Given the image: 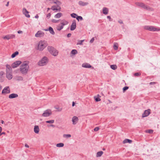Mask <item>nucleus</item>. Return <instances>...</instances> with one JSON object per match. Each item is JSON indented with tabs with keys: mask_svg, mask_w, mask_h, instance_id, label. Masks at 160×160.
Returning a JSON list of instances; mask_svg holds the SVG:
<instances>
[{
	"mask_svg": "<svg viewBox=\"0 0 160 160\" xmlns=\"http://www.w3.org/2000/svg\"><path fill=\"white\" fill-rule=\"evenodd\" d=\"M29 63L28 61H26L21 65L19 70L22 74L26 75L27 74L29 68Z\"/></svg>",
	"mask_w": 160,
	"mask_h": 160,
	"instance_id": "f257e3e1",
	"label": "nucleus"
},
{
	"mask_svg": "<svg viewBox=\"0 0 160 160\" xmlns=\"http://www.w3.org/2000/svg\"><path fill=\"white\" fill-rule=\"evenodd\" d=\"M48 45L47 42L45 41H40L38 45V50L42 51Z\"/></svg>",
	"mask_w": 160,
	"mask_h": 160,
	"instance_id": "f03ea898",
	"label": "nucleus"
},
{
	"mask_svg": "<svg viewBox=\"0 0 160 160\" xmlns=\"http://www.w3.org/2000/svg\"><path fill=\"white\" fill-rule=\"evenodd\" d=\"M135 4L139 7H141L143 8L146 9L147 10L152 11L153 10V8L150 7L148 6H146L142 2H137L135 3Z\"/></svg>",
	"mask_w": 160,
	"mask_h": 160,
	"instance_id": "7ed1b4c3",
	"label": "nucleus"
},
{
	"mask_svg": "<svg viewBox=\"0 0 160 160\" xmlns=\"http://www.w3.org/2000/svg\"><path fill=\"white\" fill-rule=\"evenodd\" d=\"M48 49L50 53L54 56H57L58 54V51L52 46H48Z\"/></svg>",
	"mask_w": 160,
	"mask_h": 160,
	"instance_id": "20e7f679",
	"label": "nucleus"
},
{
	"mask_svg": "<svg viewBox=\"0 0 160 160\" xmlns=\"http://www.w3.org/2000/svg\"><path fill=\"white\" fill-rule=\"evenodd\" d=\"M144 29L151 31H160V28H156L155 27L152 26H145Z\"/></svg>",
	"mask_w": 160,
	"mask_h": 160,
	"instance_id": "39448f33",
	"label": "nucleus"
},
{
	"mask_svg": "<svg viewBox=\"0 0 160 160\" xmlns=\"http://www.w3.org/2000/svg\"><path fill=\"white\" fill-rule=\"evenodd\" d=\"M48 60L46 57H44L38 62V65L40 66H44L47 64Z\"/></svg>",
	"mask_w": 160,
	"mask_h": 160,
	"instance_id": "423d86ee",
	"label": "nucleus"
},
{
	"mask_svg": "<svg viewBox=\"0 0 160 160\" xmlns=\"http://www.w3.org/2000/svg\"><path fill=\"white\" fill-rule=\"evenodd\" d=\"M52 114L51 110L48 109L44 111L42 114V116L44 117H48L50 116Z\"/></svg>",
	"mask_w": 160,
	"mask_h": 160,
	"instance_id": "0eeeda50",
	"label": "nucleus"
},
{
	"mask_svg": "<svg viewBox=\"0 0 160 160\" xmlns=\"http://www.w3.org/2000/svg\"><path fill=\"white\" fill-rule=\"evenodd\" d=\"M10 93V90L9 86H7L5 87L2 90V94H5Z\"/></svg>",
	"mask_w": 160,
	"mask_h": 160,
	"instance_id": "6e6552de",
	"label": "nucleus"
},
{
	"mask_svg": "<svg viewBox=\"0 0 160 160\" xmlns=\"http://www.w3.org/2000/svg\"><path fill=\"white\" fill-rule=\"evenodd\" d=\"M22 63V62L20 61H17L13 63L11 65V66L13 68H15L18 67Z\"/></svg>",
	"mask_w": 160,
	"mask_h": 160,
	"instance_id": "1a4fd4ad",
	"label": "nucleus"
},
{
	"mask_svg": "<svg viewBox=\"0 0 160 160\" xmlns=\"http://www.w3.org/2000/svg\"><path fill=\"white\" fill-rule=\"evenodd\" d=\"M76 28V21L75 20H73L72 24L71 26L70 30L73 31Z\"/></svg>",
	"mask_w": 160,
	"mask_h": 160,
	"instance_id": "9d476101",
	"label": "nucleus"
},
{
	"mask_svg": "<svg viewBox=\"0 0 160 160\" xmlns=\"http://www.w3.org/2000/svg\"><path fill=\"white\" fill-rule=\"evenodd\" d=\"M150 110L149 109L147 110H145L143 113L142 114V117L144 118L148 116L150 113Z\"/></svg>",
	"mask_w": 160,
	"mask_h": 160,
	"instance_id": "9b49d317",
	"label": "nucleus"
},
{
	"mask_svg": "<svg viewBox=\"0 0 160 160\" xmlns=\"http://www.w3.org/2000/svg\"><path fill=\"white\" fill-rule=\"evenodd\" d=\"M6 77L8 80H11L13 77L12 72H6Z\"/></svg>",
	"mask_w": 160,
	"mask_h": 160,
	"instance_id": "f8f14e48",
	"label": "nucleus"
},
{
	"mask_svg": "<svg viewBox=\"0 0 160 160\" xmlns=\"http://www.w3.org/2000/svg\"><path fill=\"white\" fill-rule=\"evenodd\" d=\"M43 30L46 31H49L50 32L52 35H54L55 33L53 28L50 26L48 28L45 29H43Z\"/></svg>",
	"mask_w": 160,
	"mask_h": 160,
	"instance_id": "ddd939ff",
	"label": "nucleus"
},
{
	"mask_svg": "<svg viewBox=\"0 0 160 160\" xmlns=\"http://www.w3.org/2000/svg\"><path fill=\"white\" fill-rule=\"evenodd\" d=\"M82 67L86 68H94L93 67H92V66L89 64L87 63H84L82 64Z\"/></svg>",
	"mask_w": 160,
	"mask_h": 160,
	"instance_id": "4468645a",
	"label": "nucleus"
},
{
	"mask_svg": "<svg viewBox=\"0 0 160 160\" xmlns=\"http://www.w3.org/2000/svg\"><path fill=\"white\" fill-rule=\"evenodd\" d=\"M78 121V117L74 116H73L72 118V124L73 125L76 124Z\"/></svg>",
	"mask_w": 160,
	"mask_h": 160,
	"instance_id": "2eb2a0df",
	"label": "nucleus"
},
{
	"mask_svg": "<svg viewBox=\"0 0 160 160\" xmlns=\"http://www.w3.org/2000/svg\"><path fill=\"white\" fill-rule=\"evenodd\" d=\"M15 37V35L13 34L12 35H8L7 36H4L3 37L4 39H7V40H9V39H12L14 38Z\"/></svg>",
	"mask_w": 160,
	"mask_h": 160,
	"instance_id": "dca6fc26",
	"label": "nucleus"
},
{
	"mask_svg": "<svg viewBox=\"0 0 160 160\" xmlns=\"http://www.w3.org/2000/svg\"><path fill=\"white\" fill-rule=\"evenodd\" d=\"M44 33L41 31H38L35 34V36L36 37H41L44 35Z\"/></svg>",
	"mask_w": 160,
	"mask_h": 160,
	"instance_id": "f3484780",
	"label": "nucleus"
},
{
	"mask_svg": "<svg viewBox=\"0 0 160 160\" xmlns=\"http://www.w3.org/2000/svg\"><path fill=\"white\" fill-rule=\"evenodd\" d=\"M22 11L23 14L25 15L26 17L30 18V15L28 14L29 12L25 8H24L22 9Z\"/></svg>",
	"mask_w": 160,
	"mask_h": 160,
	"instance_id": "a211bd4d",
	"label": "nucleus"
},
{
	"mask_svg": "<svg viewBox=\"0 0 160 160\" xmlns=\"http://www.w3.org/2000/svg\"><path fill=\"white\" fill-rule=\"evenodd\" d=\"M18 97V95L16 93H12L10 94L8 96V98L10 99H12L17 98Z\"/></svg>",
	"mask_w": 160,
	"mask_h": 160,
	"instance_id": "6ab92c4d",
	"label": "nucleus"
},
{
	"mask_svg": "<svg viewBox=\"0 0 160 160\" xmlns=\"http://www.w3.org/2000/svg\"><path fill=\"white\" fill-rule=\"evenodd\" d=\"M102 12L105 15H107L108 13V9L106 7H104L102 9Z\"/></svg>",
	"mask_w": 160,
	"mask_h": 160,
	"instance_id": "aec40b11",
	"label": "nucleus"
},
{
	"mask_svg": "<svg viewBox=\"0 0 160 160\" xmlns=\"http://www.w3.org/2000/svg\"><path fill=\"white\" fill-rule=\"evenodd\" d=\"M34 132L37 134L38 133L39 131V129L38 126L36 125L34 126Z\"/></svg>",
	"mask_w": 160,
	"mask_h": 160,
	"instance_id": "412c9836",
	"label": "nucleus"
},
{
	"mask_svg": "<svg viewBox=\"0 0 160 160\" xmlns=\"http://www.w3.org/2000/svg\"><path fill=\"white\" fill-rule=\"evenodd\" d=\"M78 4L81 6H86L88 4V3L87 2H84L82 1H79L78 2Z\"/></svg>",
	"mask_w": 160,
	"mask_h": 160,
	"instance_id": "4be33fe9",
	"label": "nucleus"
},
{
	"mask_svg": "<svg viewBox=\"0 0 160 160\" xmlns=\"http://www.w3.org/2000/svg\"><path fill=\"white\" fill-rule=\"evenodd\" d=\"M132 142V141L131 140L128 139H126L123 141L122 142L124 144L127 143H131Z\"/></svg>",
	"mask_w": 160,
	"mask_h": 160,
	"instance_id": "5701e85b",
	"label": "nucleus"
},
{
	"mask_svg": "<svg viewBox=\"0 0 160 160\" xmlns=\"http://www.w3.org/2000/svg\"><path fill=\"white\" fill-rule=\"evenodd\" d=\"M100 97V96L99 94H98L97 96H95L94 97V98L96 102H98L101 101Z\"/></svg>",
	"mask_w": 160,
	"mask_h": 160,
	"instance_id": "b1692460",
	"label": "nucleus"
},
{
	"mask_svg": "<svg viewBox=\"0 0 160 160\" xmlns=\"http://www.w3.org/2000/svg\"><path fill=\"white\" fill-rule=\"evenodd\" d=\"M62 22L60 23V24L62 25L61 26H62L63 27L64 26L67 25L68 23V22L65 20H62Z\"/></svg>",
	"mask_w": 160,
	"mask_h": 160,
	"instance_id": "393cba45",
	"label": "nucleus"
},
{
	"mask_svg": "<svg viewBox=\"0 0 160 160\" xmlns=\"http://www.w3.org/2000/svg\"><path fill=\"white\" fill-rule=\"evenodd\" d=\"M62 15V14L61 12L58 13L54 16V17L55 18H59Z\"/></svg>",
	"mask_w": 160,
	"mask_h": 160,
	"instance_id": "a878e982",
	"label": "nucleus"
},
{
	"mask_svg": "<svg viewBox=\"0 0 160 160\" xmlns=\"http://www.w3.org/2000/svg\"><path fill=\"white\" fill-rule=\"evenodd\" d=\"M103 152L102 151H100L97 152L96 154V157H101L103 154Z\"/></svg>",
	"mask_w": 160,
	"mask_h": 160,
	"instance_id": "bb28decb",
	"label": "nucleus"
},
{
	"mask_svg": "<svg viewBox=\"0 0 160 160\" xmlns=\"http://www.w3.org/2000/svg\"><path fill=\"white\" fill-rule=\"evenodd\" d=\"M19 54V52L17 51L14 52L11 55V57L12 58H15L17 55Z\"/></svg>",
	"mask_w": 160,
	"mask_h": 160,
	"instance_id": "cd10ccee",
	"label": "nucleus"
},
{
	"mask_svg": "<svg viewBox=\"0 0 160 160\" xmlns=\"http://www.w3.org/2000/svg\"><path fill=\"white\" fill-rule=\"evenodd\" d=\"M78 53V51L76 49H72L71 52V54L75 55Z\"/></svg>",
	"mask_w": 160,
	"mask_h": 160,
	"instance_id": "c85d7f7f",
	"label": "nucleus"
},
{
	"mask_svg": "<svg viewBox=\"0 0 160 160\" xmlns=\"http://www.w3.org/2000/svg\"><path fill=\"white\" fill-rule=\"evenodd\" d=\"M110 68L112 69L115 70L117 69V66L116 65H110Z\"/></svg>",
	"mask_w": 160,
	"mask_h": 160,
	"instance_id": "c756f323",
	"label": "nucleus"
},
{
	"mask_svg": "<svg viewBox=\"0 0 160 160\" xmlns=\"http://www.w3.org/2000/svg\"><path fill=\"white\" fill-rule=\"evenodd\" d=\"M64 145V144L62 143H60L57 144L56 146L58 147H62Z\"/></svg>",
	"mask_w": 160,
	"mask_h": 160,
	"instance_id": "7c9ffc66",
	"label": "nucleus"
},
{
	"mask_svg": "<svg viewBox=\"0 0 160 160\" xmlns=\"http://www.w3.org/2000/svg\"><path fill=\"white\" fill-rule=\"evenodd\" d=\"M12 72V68L10 66L9 68H8L6 69V72Z\"/></svg>",
	"mask_w": 160,
	"mask_h": 160,
	"instance_id": "2f4dec72",
	"label": "nucleus"
},
{
	"mask_svg": "<svg viewBox=\"0 0 160 160\" xmlns=\"http://www.w3.org/2000/svg\"><path fill=\"white\" fill-rule=\"evenodd\" d=\"M76 19L78 20V21H79V20L81 21L83 20V18L82 16H78V15L76 17Z\"/></svg>",
	"mask_w": 160,
	"mask_h": 160,
	"instance_id": "473e14b6",
	"label": "nucleus"
},
{
	"mask_svg": "<svg viewBox=\"0 0 160 160\" xmlns=\"http://www.w3.org/2000/svg\"><path fill=\"white\" fill-rule=\"evenodd\" d=\"M78 15L75 13H73L71 14V16L72 17L74 18H76Z\"/></svg>",
	"mask_w": 160,
	"mask_h": 160,
	"instance_id": "72a5a7b5",
	"label": "nucleus"
},
{
	"mask_svg": "<svg viewBox=\"0 0 160 160\" xmlns=\"http://www.w3.org/2000/svg\"><path fill=\"white\" fill-rule=\"evenodd\" d=\"M17 80L18 81H22L23 78L22 76H18L17 77Z\"/></svg>",
	"mask_w": 160,
	"mask_h": 160,
	"instance_id": "f704fd0d",
	"label": "nucleus"
},
{
	"mask_svg": "<svg viewBox=\"0 0 160 160\" xmlns=\"http://www.w3.org/2000/svg\"><path fill=\"white\" fill-rule=\"evenodd\" d=\"M51 9L53 11L56 10H57V6H56L55 5L52 6L51 7Z\"/></svg>",
	"mask_w": 160,
	"mask_h": 160,
	"instance_id": "c9c22d12",
	"label": "nucleus"
},
{
	"mask_svg": "<svg viewBox=\"0 0 160 160\" xmlns=\"http://www.w3.org/2000/svg\"><path fill=\"white\" fill-rule=\"evenodd\" d=\"M118 48V45L117 43L114 44L113 45V48L115 50H117Z\"/></svg>",
	"mask_w": 160,
	"mask_h": 160,
	"instance_id": "e433bc0d",
	"label": "nucleus"
},
{
	"mask_svg": "<svg viewBox=\"0 0 160 160\" xmlns=\"http://www.w3.org/2000/svg\"><path fill=\"white\" fill-rule=\"evenodd\" d=\"M129 88V87L128 86H125L124 87L122 88L123 92H125Z\"/></svg>",
	"mask_w": 160,
	"mask_h": 160,
	"instance_id": "4c0bfd02",
	"label": "nucleus"
},
{
	"mask_svg": "<svg viewBox=\"0 0 160 160\" xmlns=\"http://www.w3.org/2000/svg\"><path fill=\"white\" fill-rule=\"evenodd\" d=\"M71 135L70 134H64L63 135V137L64 138H68L71 137Z\"/></svg>",
	"mask_w": 160,
	"mask_h": 160,
	"instance_id": "58836bf2",
	"label": "nucleus"
},
{
	"mask_svg": "<svg viewBox=\"0 0 160 160\" xmlns=\"http://www.w3.org/2000/svg\"><path fill=\"white\" fill-rule=\"evenodd\" d=\"M54 120H50L47 121H46V122L49 123H54Z\"/></svg>",
	"mask_w": 160,
	"mask_h": 160,
	"instance_id": "ea45409f",
	"label": "nucleus"
},
{
	"mask_svg": "<svg viewBox=\"0 0 160 160\" xmlns=\"http://www.w3.org/2000/svg\"><path fill=\"white\" fill-rule=\"evenodd\" d=\"M84 40H79L78 42L77 43V45L79 44V45H82V42L84 41Z\"/></svg>",
	"mask_w": 160,
	"mask_h": 160,
	"instance_id": "a19ab883",
	"label": "nucleus"
},
{
	"mask_svg": "<svg viewBox=\"0 0 160 160\" xmlns=\"http://www.w3.org/2000/svg\"><path fill=\"white\" fill-rule=\"evenodd\" d=\"M153 131L152 129H149L146 131V132L151 134L153 132Z\"/></svg>",
	"mask_w": 160,
	"mask_h": 160,
	"instance_id": "79ce46f5",
	"label": "nucleus"
},
{
	"mask_svg": "<svg viewBox=\"0 0 160 160\" xmlns=\"http://www.w3.org/2000/svg\"><path fill=\"white\" fill-rule=\"evenodd\" d=\"M63 28V27L62 26H61L60 27L58 26L57 28V30L58 31H60Z\"/></svg>",
	"mask_w": 160,
	"mask_h": 160,
	"instance_id": "37998d69",
	"label": "nucleus"
},
{
	"mask_svg": "<svg viewBox=\"0 0 160 160\" xmlns=\"http://www.w3.org/2000/svg\"><path fill=\"white\" fill-rule=\"evenodd\" d=\"M59 20H56L54 19H52V22L53 23H57L58 22H59Z\"/></svg>",
	"mask_w": 160,
	"mask_h": 160,
	"instance_id": "c03bdc74",
	"label": "nucleus"
},
{
	"mask_svg": "<svg viewBox=\"0 0 160 160\" xmlns=\"http://www.w3.org/2000/svg\"><path fill=\"white\" fill-rule=\"evenodd\" d=\"M141 75V73L140 72H136L134 74V75L135 76H140Z\"/></svg>",
	"mask_w": 160,
	"mask_h": 160,
	"instance_id": "a18cd8bd",
	"label": "nucleus"
},
{
	"mask_svg": "<svg viewBox=\"0 0 160 160\" xmlns=\"http://www.w3.org/2000/svg\"><path fill=\"white\" fill-rule=\"evenodd\" d=\"M61 8L59 6H57V10L56 11H60L61 10Z\"/></svg>",
	"mask_w": 160,
	"mask_h": 160,
	"instance_id": "49530a36",
	"label": "nucleus"
},
{
	"mask_svg": "<svg viewBox=\"0 0 160 160\" xmlns=\"http://www.w3.org/2000/svg\"><path fill=\"white\" fill-rule=\"evenodd\" d=\"M4 72L3 71L0 72V78H1L2 76L4 74Z\"/></svg>",
	"mask_w": 160,
	"mask_h": 160,
	"instance_id": "de8ad7c7",
	"label": "nucleus"
},
{
	"mask_svg": "<svg viewBox=\"0 0 160 160\" xmlns=\"http://www.w3.org/2000/svg\"><path fill=\"white\" fill-rule=\"evenodd\" d=\"M107 18L109 19V21H112V19L111 18V17L110 16H107Z\"/></svg>",
	"mask_w": 160,
	"mask_h": 160,
	"instance_id": "09e8293b",
	"label": "nucleus"
},
{
	"mask_svg": "<svg viewBox=\"0 0 160 160\" xmlns=\"http://www.w3.org/2000/svg\"><path fill=\"white\" fill-rule=\"evenodd\" d=\"M99 127H96L94 128V130L95 131H98L99 130Z\"/></svg>",
	"mask_w": 160,
	"mask_h": 160,
	"instance_id": "8fccbe9b",
	"label": "nucleus"
},
{
	"mask_svg": "<svg viewBox=\"0 0 160 160\" xmlns=\"http://www.w3.org/2000/svg\"><path fill=\"white\" fill-rule=\"evenodd\" d=\"M51 14L50 13H48V14L47 15V18L49 19V18H50V17H51Z\"/></svg>",
	"mask_w": 160,
	"mask_h": 160,
	"instance_id": "3c124183",
	"label": "nucleus"
},
{
	"mask_svg": "<svg viewBox=\"0 0 160 160\" xmlns=\"http://www.w3.org/2000/svg\"><path fill=\"white\" fill-rule=\"evenodd\" d=\"M94 38H92L90 40V42L91 43H92L94 41Z\"/></svg>",
	"mask_w": 160,
	"mask_h": 160,
	"instance_id": "603ef678",
	"label": "nucleus"
},
{
	"mask_svg": "<svg viewBox=\"0 0 160 160\" xmlns=\"http://www.w3.org/2000/svg\"><path fill=\"white\" fill-rule=\"evenodd\" d=\"M118 22L120 23V24H122L123 23V22L122 20H119L118 21Z\"/></svg>",
	"mask_w": 160,
	"mask_h": 160,
	"instance_id": "864d4df0",
	"label": "nucleus"
},
{
	"mask_svg": "<svg viewBox=\"0 0 160 160\" xmlns=\"http://www.w3.org/2000/svg\"><path fill=\"white\" fill-rule=\"evenodd\" d=\"M71 36V34L70 33H68L67 35V37L68 38L70 37Z\"/></svg>",
	"mask_w": 160,
	"mask_h": 160,
	"instance_id": "5fc2aeb1",
	"label": "nucleus"
},
{
	"mask_svg": "<svg viewBox=\"0 0 160 160\" xmlns=\"http://www.w3.org/2000/svg\"><path fill=\"white\" fill-rule=\"evenodd\" d=\"M156 82H151L149 83V84L150 85H152V84H156Z\"/></svg>",
	"mask_w": 160,
	"mask_h": 160,
	"instance_id": "6e6d98bb",
	"label": "nucleus"
},
{
	"mask_svg": "<svg viewBox=\"0 0 160 160\" xmlns=\"http://www.w3.org/2000/svg\"><path fill=\"white\" fill-rule=\"evenodd\" d=\"M25 146L26 147V148H29V146L27 144H25Z\"/></svg>",
	"mask_w": 160,
	"mask_h": 160,
	"instance_id": "4d7b16f0",
	"label": "nucleus"
},
{
	"mask_svg": "<svg viewBox=\"0 0 160 160\" xmlns=\"http://www.w3.org/2000/svg\"><path fill=\"white\" fill-rule=\"evenodd\" d=\"M22 32V31H20V30H19L18 31V34H20V33H21Z\"/></svg>",
	"mask_w": 160,
	"mask_h": 160,
	"instance_id": "13d9d810",
	"label": "nucleus"
},
{
	"mask_svg": "<svg viewBox=\"0 0 160 160\" xmlns=\"http://www.w3.org/2000/svg\"><path fill=\"white\" fill-rule=\"evenodd\" d=\"M10 67V65L8 64H7L6 65V68H9Z\"/></svg>",
	"mask_w": 160,
	"mask_h": 160,
	"instance_id": "bf43d9fd",
	"label": "nucleus"
},
{
	"mask_svg": "<svg viewBox=\"0 0 160 160\" xmlns=\"http://www.w3.org/2000/svg\"><path fill=\"white\" fill-rule=\"evenodd\" d=\"M75 104V102H73L72 103V106L73 107Z\"/></svg>",
	"mask_w": 160,
	"mask_h": 160,
	"instance_id": "052dcab7",
	"label": "nucleus"
},
{
	"mask_svg": "<svg viewBox=\"0 0 160 160\" xmlns=\"http://www.w3.org/2000/svg\"><path fill=\"white\" fill-rule=\"evenodd\" d=\"M5 134H6V133L5 132H3L2 133L1 132L0 135H3V134L5 135Z\"/></svg>",
	"mask_w": 160,
	"mask_h": 160,
	"instance_id": "680f3d73",
	"label": "nucleus"
},
{
	"mask_svg": "<svg viewBox=\"0 0 160 160\" xmlns=\"http://www.w3.org/2000/svg\"><path fill=\"white\" fill-rule=\"evenodd\" d=\"M39 17V16L38 14H37L35 17V18H38Z\"/></svg>",
	"mask_w": 160,
	"mask_h": 160,
	"instance_id": "e2e57ef3",
	"label": "nucleus"
},
{
	"mask_svg": "<svg viewBox=\"0 0 160 160\" xmlns=\"http://www.w3.org/2000/svg\"><path fill=\"white\" fill-rule=\"evenodd\" d=\"M9 2H8L7 3V4L6 5V6H7V7H8V5H9Z\"/></svg>",
	"mask_w": 160,
	"mask_h": 160,
	"instance_id": "0e129e2a",
	"label": "nucleus"
},
{
	"mask_svg": "<svg viewBox=\"0 0 160 160\" xmlns=\"http://www.w3.org/2000/svg\"><path fill=\"white\" fill-rule=\"evenodd\" d=\"M50 126H51V127H55V126L53 124H51L50 125Z\"/></svg>",
	"mask_w": 160,
	"mask_h": 160,
	"instance_id": "69168bd1",
	"label": "nucleus"
},
{
	"mask_svg": "<svg viewBox=\"0 0 160 160\" xmlns=\"http://www.w3.org/2000/svg\"><path fill=\"white\" fill-rule=\"evenodd\" d=\"M1 122L2 124H3L4 123V121L3 120H2L1 121Z\"/></svg>",
	"mask_w": 160,
	"mask_h": 160,
	"instance_id": "338daca9",
	"label": "nucleus"
},
{
	"mask_svg": "<svg viewBox=\"0 0 160 160\" xmlns=\"http://www.w3.org/2000/svg\"><path fill=\"white\" fill-rule=\"evenodd\" d=\"M2 127L0 126V132H1L2 131Z\"/></svg>",
	"mask_w": 160,
	"mask_h": 160,
	"instance_id": "774afa93",
	"label": "nucleus"
}]
</instances>
